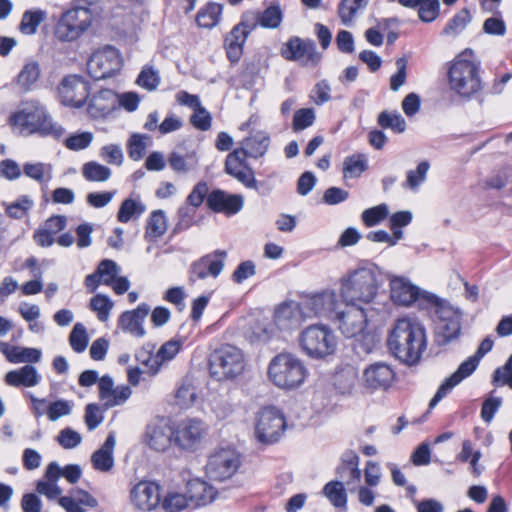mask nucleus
I'll use <instances>...</instances> for the list:
<instances>
[{
    "mask_svg": "<svg viewBox=\"0 0 512 512\" xmlns=\"http://www.w3.org/2000/svg\"><path fill=\"white\" fill-rule=\"evenodd\" d=\"M426 333L423 325L412 317L398 318L388 335L390 352L400 361L416 364L426 349Z\"/></svg>",
    "mask_w": 512,
    "mask_h": 512,
    "instance_id": "obj_1",
    "label": "nucleus"
},
{
    "mask_svg": "<svg viewBox=\"0 0 512 512\" xmlns=\"http://www.w3.org/2000/svg\"><path fill=\"white\" fill-rule=\"evenodd\" d=\"M12 132L20 136L40 134L60 138L65 130L54 122L45 107L37 101L22 102L8 117Z\"/></svg>",
    "mask_w": 512,
    "mask_h": 512,
    "instance_id": "obj_2",
    "label": "nucleus"
},
{
    "mask_svg": "<svg viewBox=\"0 0 512 512\" xmlns=\"http://www.w3.org/2000/svg\"><path fill=\"white\" fill-rule=\"evenodd\" d=\"M380 282L374 267H359L339 279V296L346 306L364 307L378 296Z\"/></svg>",
    "mask_w": 512,
    "mask_h": 512,
    "instance_id": "obj_3",
    "label": "nucleus"
},
{
    "mask_svg": "<svg viewBox=\"0 0 512 512\" xmlns=\"http://www.w3.org/2000/svg\"><path fill=\"white\" fill-rule=\"evenodd\" d=\"M268 378L278 388L292 390L301 386L307 370L303 362L291 353H279L268 365Z\"/></svg>",
    "mask_w": 512,
    "mask_h": 512,
    "instance_id": "obj_4",
    "label": "nucleus"
},
{
    "mask_svg": "<svg viewBox=\"0 0 512 512\" xmlns=\"http://www.w3.org/2000/svg\"><path fill=\"white\" fill-rule=\"evenodd\" d=\"M472 51L461 53L451 64L448 71L450 88L461 96L469 97L481 89V80L478 74V65L467 59Z\"/></svg>",
    "mask_w": 512,
    "mask_h": 512,
    "instance_id": "obj_5",
    "label": "nucleus"
},
{
    "mask_svg": "<svg viewBox=\"0 0 512 512\" xmlns=\"http://www.w3.org/2000/svg\"><path fill=\"white\" fill-rule=\"evenodd\" d=\"M246 367L243 352L232 345H223L216 349L209 358V371L213 378L233 380L240 376Z\"/></svg>",
    "mask_w": 512,
    "mask_h": 512,
    "instance_id": "obj_6",
    "label": "nucleus"
},
{
    "mask_svg": "<svg viewBox=\"0 0 512 512\" xmlns=\"http://www.w3.org/2000/svg\"><path fill=\"white\" fill-rule=\"evenodd\" d=\"M300 347L313 359H323L332 355L337 347V338L325 324H312L306 327L299 337Z\"/></svg>",
    "mask_w": 512,
    "mask_h": 512,
    "instance_id": "obj_7",
    "label": "nucleus"
},
{
    "mask_svg": "<svg viewBox=\"0 0 512 512\" xmlns=\"http://www.w3.org/2000/svg\"><path fill=\"white\" fill-rule=\"evenodd\" d=\"M92 21L90 9L85 7L68 9L59 17L54 35L60 42H74L88 31Z\"/></svg>",
    "mask_w": 512,
    "mask_h": 512,
    "instance_id": "obj_8",
    "label": "nucleus"
},
{
    "mask_svg": "<svg viewBox=\"0 0 512 512\" xmlns=\"http://www.w3.org/2000/svg\"><path fill=\"white\" fill-rule=\"evenodd\" d=\"M388 279L390 298L397 305L409 307L417 303L420 308H430L437 301L435 294L421 290L406 277L392 275Z\"/></svg>",
    "mask_w": 512,
    "mask_h": 512,
    "instance_id": "obj_9",
    "label": "nucleus"
},
{
    "mask_svg": "<svg viewBox=\"0 0 512 512\" xmlns=\"http://www.w3.org/2000/svg\"><path fill=\"white\" fill-rule=\"evenodd\" d=\"M493 344L494 342L490 337H486L480 343L475 355L462 362L458 369L440 385L429 403L430 409L434 408L456 385L475 371L481 358L492 350Z\"/></svg>",
    "mask_w": 512,
    "mask_h": 512,
    "instance_id": "obj_10",
    "label": "nucleus"
},
{
    "mask_svg": "<svg viewBox=\"0 0 512 512\" xmlns=\"http://www.w3.org/2000/svg\"><path fill=\"white\" fill-rule=\"evenodd\" d=\"M240 465V456L234 449L221 448L208 456L204 472L208 479L223 482L232 478Z\"/></svg>",
    "mask_w": 512,
    "mask_h": 512,
    "instance_id": "obj_11",
    "label": "nucleus"
},
{
    "mask_svg": "<svg viewBox=\"0 0 512 512\" xmlns=\"http://www.w3.org/2000/svg\"><path fill=\"white\" fill-rule=\"evenodd\" d=\"M304 315L308 318L325 317L333 319L341 307V300L332 288L306 294L301 297Z\"/></svg>",
    "mask_w": 512,
    "mask_h": 512,
    "instance_id": "obj_12",
    "label": "nucleus"
},
{
    "mask_svg": "<svg viewBox=\"0 0 512 512\" xmlns=\"http://www.w3.org/2000/svg\"><path fill=\"white\" fill-rule=\"evenodd\" d=\"M430 308L435 310L438 318L436 329L439 344H446L456 339L461 331V312L437 297L436 303H431Z\"/></svg>",
    "mask_w": 512,
    "mask_h": 512,
    "instance_id": "obj_13",
    "label": "nucleus"
},
{
    "mask_svg": "<svg viewBox=\"0 0 512 512\" xmlns=\"http://www.w3.org/2000/svg\"><path fill=\"white\" fill-rule=\"evenodd\" d=\"M286 428V422L282 412L276 407L261 409L255 421V436L264 444H272L278 441Z\"/></svg>",
    "mask_w": 512,
    "mask_h": 512,
    "instance_id": "obj_14",
    "label": "nucleus"
},
{
    "mask_svg": "<svg viewBox=\"0 0 512 512\" xmlns=\"http://www.w3.org/2000/svg\"><path fill=\"white\" fill-rule=\"evenodd\" d=\"M122 58L119 51L111 46L94 52L88 62L87 71L94 80H102L113 76L120 70Z\"/></svg>",
    "mask_w": 512,
    "mask_h": 512,
    "instance_id": "obj_15",
    "label": "nucleus"
},
{
    "mask_svg": "<svg viewBox=\"0 0 512 512\" xmlns=\"http://www.w3.org/2000/svg\"><path fill=\"white\" fill-rule=\"evenodd\" d=\"M160 485L151 480H140L129 491L131 506L140 512L155 511L160 505Z\"/></svg>",
    "mask_w": 512,
    "mask_h": 512,
    "instance_id": "obj_16",
    "label": "nucleus"
},
{
    "mask_svg": "<svg viewBox=\"0 0 512 512\" xmlns=\"http://www.w3.org/2000/svg\"><path fill=\"white\" fill-rule=\"evenodd\" d=\"M181 345L182 343L179 340L172 339L165 342L155 354L140 350L136 354V359L145 367L144 372L156 375L165 363L174 359L179 353Z\"/></svg>",
    "mask_w": 512,
    "mask_h": 512,
    "instance_id": "obj_17",
    "label": "nucleus"
},
{
    "mask_svg": "<svg viewBox=\"0 0 512 512\" xmlns=\"http://www.w3.org/2000/svg\"><path fill=\"white\" fill-rule=\"evenodd\" d=\"M227 253L224 250H215L206 254L197 261H194L189 270V279L195 282L199 279H205L208 276L218 277L223 271Z\"/></svg>",
    "mask_w": 512,
    "mask_h": 512,
    "instance_id": "obj_18",
    "label": "nucleus"
},
{
    "mask_svg": "<svg viewBox=\"0 0 512 512\" xmlns=\"http://www.w3.org/2000/svg\"><path fill=\"white\" fill-rule=\"evenodd\" d=\"M116 100L125 110L133 112L139 105L140 97L135 92H125L116 95L111 90H102L93 97L91 107L96 108L102 114H105L114 107Z\"/></svg>",
    "mask_w": 512,
    "mask_h": 512,
    "instance_id": "obj_19",
    "label": "nucleus"
},
{
    "mask_svg": "<svg viewBox=\"0 0 512 512\" xmlns=\"http://www.w3.org/2000/svg\"><path fill=\"white\" fill-rule=\"evenodd\" d=\"M338 321L339 330L348 338L361 335L367 323L364 307L346 306V310H338L334 316Z\"/></svg>",
    "mask_w": 512,
    "mask_h": 512,
    "instance_id": "obj_20",
    "label": "nucleus"
},
{
    "mask_svg": "<svg viewBox=\"0 0 512 512\" xmlns=\"http://www.w3.org/2000/svg\"><path fill=\"white\" fill-rule=\"evenodd\" d=\"M58 90L61 102L72 107L83 106L89 95L88 84L77 75L65 77Z\"/></svg>",
    "mask_w": 512,
    "mask_h": 512,
    "instance_id": "obj_21",
    "label": "nucleus"
},
{
    "mask_svg": "<svg viewBox=\"0 0 512 512\" xmlns=\"http://www.w3.org/2000/svg\"><path fill=\"white\" fill-rule=\"evenodd\" d=\"M150 313V306L141 303L133 310L124 311L118 318L117 327L123 333L135 338H143L146 335L145 320Z\"/></svg>",
    "mask_w": 512,
    "mask_h": 512,
    "instance_id": "obj_22",
    "label": "nucleus"
},
{
    "mask_svg": "<svg viewBox=\"0 0 512 512\" xmlns=\"http://www.w3.org/2000/svg\"><path fill=\"white\" fill-rule=\"evenodd\" d=\"M175 431L166 418H159L152 421L146 429V441L150 448L156 451H165L171 445Z\"/></svg>",
    "mask_w": 512,
    "mask_h": 512,
    "instance_id": "obj_23",
    "label": "nucleus"
},
{
    "mask_svg": "<svg viewBox=\"0 0 512 512\" xmlns=\"http://www.w3.org/2000/svg\"><path fill=\"white\" fill-rule=\"evenodd\" d=\"M283 56L288 60L301 61L304 64H317L321 58L312 40L291 38L283 50Z\"/></svg>",
    "mask_w": 512,
    "mask_h": 512,
    "instance_id": "obj_24",
    "label": "nucleus"
},
{
    "mask_svg": "<svg viewBox=\"0 0 512 512\" xmlns=\"http://www.w3.org/2000/svg\"><path fill=\"white\" fill-rule=\"evenodd\" d=\"M300 302H284L279 305L274 313V323L279 330L289 331L300 326L301 322L307 319Z\"/></svg>",
    "mask_w": 512,
    "mask_h": 512,
    "instance_id": "obj_25",
    "label": "nucleus"
},
{
    "mask_svg": "<svg viewBox=\"0 0 512 512\" xmlns=\"http://www.w3.org/2000/svg\"><path fill=\"white\" fill-rule=\"evenodd\" d=\"M207 206L214 212L234 215L244 205V198L238 194H229L226 191L216 189L207 195Z\"/></svg>",
    "mask_w": 512,
    "mask_h": 512,
    "instance_id": "obj_26",
    "label": "nucleus"
},
{
    "mask_svg": "<svg viewBox=\"0 0 512 512\" xmlns=\"http://www.w3.org/2000/svg\"><path fill=\"white\" fill-rule=\"evenodd\" d=\"M205 433L203 422L187 419L179 423L175 431V442L184 449H192L201 442Z\"/></svg>",
    "mask_w": 512,
    "mask_h": 512,
    "instance_id": "obj_27",
    "label": "nucleus"
},
{
    "mask_svg": "<svg viewBox=\"0 0 512 512\" xmlns=\"http://www.w3.org/2000/svg\"><path fill=\"white\" fill-rule=\"evenodd\" d=\"M393 369L384 362H376L363 371V384L371 390L387 389L394 379Z\"/></svg>",
    "mask_w": 512,
    "mask_h": 512,
    "instance_id": "obj_28",
    "label": "nucleus"
},
{
    "mask_svg": "<svg viewBox=\"0 0 512 512\" xmlns=\"http://www.w3.org/2000/svg\"><path fill=\"white\" fill-rule=\"evenodd\" d=\"M99 397L106 408L121 405L131 396V389L126 385L114 386L112 378L108 375L98 380Z\"/></svg>",
    "mask_w": 512,
    "mask_h": 512,
    "instance_id": "obj_29",
    "label": "nucleus"
},
{
    "mask_svg": "<svg viewBox=\"0 0 512 512\" xmlns=\"http://www.w3.org/2000/svg\"><path fill=\"white\" fill-rule=\"evenodd\" d=\"M185 493L191 507L208 505L216 499L218 494L213 485L199 477L192 478L187 482Z\"/></svg>",
    "mask_w": 512,
    "mask_h": 512,
    "instance_id": "obj_30",
    "label": "nucleus"
},
{
    "mask_svg": "<svg viewBox=\"0 0 512 512\" xmlns=\"http://www.w3.org/2000/svg\"><path fill=\"white\" fill-rule=\"evenodd\" d=\"M116 446V437L110 433L103 445L91 455V463L95 470L99 472H110L115 464L114 449Z\"/></svg>",
    "mask_w": 512,
    "mask_h": 512,
    "instance_id": "obj_31",
    "label": "nucleus"
},
{
    "mask_svg": "<svg viewBox=\"0 0 512 512\" xmlns=\"http://www.w3.org/2000/svg\"><path fill=\"white\" fill-rule=\"evenodd\" d=\"M0 351L11 363H38L42 352L37 348L19 347L0 341Z\"/></svg>",
    "mask_w": 512,
    "mask_h": 512,
    "instance_id": "obj_32",
    "label": "nucleus"
},
{
    "mask_svg": "<svg viewBox=\"0 0 512 512\" xmlns=\"http://www.w3.org/2000/svg\"><path fill=\"white\" fill-rule=\"evenodd\" d=\"M41 381V375L38 373L36 367L32 365H25L19 369L9 371L5 375V382L12 387H34Z\"/></svg>",
    "mask_w": 512,
    "mask_h": 512,
    "instance_id": "obj_33",
    "label": "nucleus"
},
{
    "mask_svg": "<svg viewBox=\"0 0 512 512\" xmlns=\"http://www.w3.org/2000/svg\"><path fill=\"white\" fill-rule=\"evenodd\" d=\"M56 473V462L49 463L46 467L44 478L39 480L36 484L37 492L49 500H58L62 494V489L58 485Z\"/></svg>",
    "mask_w": 512,
    "mask_h": 512,
    "instance_id": "obj_34",
    "label": "nucleus"
},
{
    "mask_svg": "<svg viewBox=\"0 0 512 512\" xmlns=\"http://www.w3.org/2000/svg\"><path fill=\"white\" fill-rule=\"evenodd\" d=\"M359 460V456L353 451L344 453L342 457V465L339 466L338 473L342 478H347V485H357L361 480Z\"/></svg>",
    "mask_w": 512,
    "mask_h": 512,
    "instance_id": "obj_35",
    "label": "nucleus"
},
{
    "mask_svg": "<svg viewBox=\"0 0 512 512\" xmlns=\"http://www.w3.org/2000/svg\"><path fill=\"white\" fill-rule=\"evenodd\" d=\"M270 145V136L264 131H257L250 137L243 141V150L247 153L248 157L261 158L263 157Z\"/></svg>",
    "mask_w": 512,
    "mask_h": 512,
    "instance_id": "obj_36",
    "label": "nucleus"
},
{
    "mask_svg": "<svg viewBox=\"0 0 512 512\" xmlns=\"http://www.w3.org/2000/svg\"><path fill=\"white\" fill-rule=\"evenodd\" d=\"M368 4L369 0H340L337 13L341 23L352 26L357 15L364 11Z\"/></svg>",
    "mask_w": 512,
    "mask_h": 512,
    "instance_id": "obj_37",
    "label": "nucleus"
},
{
    "mask_svg": "<svg viewBox=\"0 0 512 512\" xmlns=\"http://www.w3.org/2000/svg\"><path fill=\"white\" fill-rule=\"evenodd\" d=\"M159 507L164 512H182L191 506L185 492L169 489L161 495Z\"/></svg>",
    "mask_w": 512,
    "mask_h": 512,
    "instance_id": "obj_38",
    "label": "nucleus"
},
{
    "mask_svg": "<svg viewBox=\"0 0 512 512\" xmlns=\"http://www.w3.org/2000/svg\"><path fill=\"white\" fill-rule=\"evenodd\" d=\"M247 37L248 36L240 31V28L235 27L226 35L224 47L227 57L232 63H236L240 60Z\"/></svg>",
    "mask_w": 512,
    "mask_h": 512,
    "instance_id": "obj_39",
    "label": "nucleus"
},
{
    "mask_svg": "<svg viewBox=\"0 0 512 512\" xmlns=\"http://www.w3.org/2000/svg\"><path fill=\"white\" fill-rule=\"evenodd\" d=\"M198 156L195 151L186 152H173L168 158V163L171 169L177 173H188L193 171L198 166Z\"/></svg>",
    "mask_w": 512,
    "mask_h": 512,
    "instance_id": "obj_40",
    "label": "nucleus"
},
{
    "mask_svg": "<svg viewBox=\"0 0 512 512\" xmlns=\"http://www.w3.org/2000/svg\"><path fill=\"white\" fill-rule=\"evenodd\" d=\"M167 218L163 210L153 211L147 219L145 237L154 240L165 234L167 231Z\"/></svg>",
    "mask_w": 512,
    "mask_h": 512,
    "instance_id": "obj_41",
    "label": "nucleus"
},
{
    "mask_svg": "<svg viewBox=\"0 0 512 512\" xmlns=\"http://www.w3.org/2000/svg\"><path fill=\"white\" fill-rule=\"evenodd\" d=\"M357 379V369L351 365H347L335 373L334 385L340 393H349L355 386Z\"/></svg>",
    "mask_w": 512,
    "mask_h": 512,
    "instance_id": "obj_42",
    "label": "nucleus"
},
{
    "mask_svg": "<svg viewBox=\"0 0 512 512\" xmlns=\"http://www.w3.org/2000/svg\"><path fill=\"white\" fill-rule=\"evenodd\" d=\"M40 77V67L37 62L26 63L16 78L17 85L24 92L30 91Z\"/></svg>",
    "mask_w": 512,
    "mask_h": 512,
    "instance_id": "obj_43",
    "label": "nucleus"
},
{
    "mask_svg": "<svg viewBox=\"0 0 512 512\" xmlns=\"http://www.w3.org/2000/svg\"><path fill=\"white\" fill-rule=\"evenodd\" d=\"M46 17L47 13L42 9L27 10L22 15L19 29L25 35H33Z\"/></svg>",
    "mask_w": 512,
    "mask_h": 512,
    "instance_id": "obj_44",
    "label": "nucleus"
},
{
    "mask_svg": "<svg viewBox=\"0 0 512 512\" xmlns=\"http://www.w3.org/2000/svg\"><path fill=\"white\" fill-rule=\"evenodd\" d=\"M367 169V158L363 154H354L348 156L343 161V177L345 179H354L361 176Z\"/></svg>",
    "mask_w": 512,
    "mask_h": 512,
    "instance_id": "obj_45",
    "label": "nucleus"
},
{
    "mask_svg": "<svg viewBox=\"0 0 512 512\" xmlns=\"http://www.w3.org/2000/svg\"><path fill=\"white\" fill-rule=\"evenodd\" d=\"M83 177L90 182H105L110 179L112 171L109 167L96 161L83 164L81 169Z\"/></svg>",
    "mask_w": 512,
    "mask_h": 512,
    "instance_id": "obj_46",
    "label": "nucleus"
},
{
    "mask_svg": "<svg viewBox=\"0 0 512 512\" xmlns=\"http://www.w3.org/2000/svg\"><path fill=\"white\" fill-rule=\"evenodd\" d=\"M323 494L328 498L333 506L337 508H346L347 493L342 482H328L323 488Z\"/></svg>",
    "mask_w": 512,
    "mask_h": 512,
    "instance_id": "obj_47",
    "label": "nucleus"
},
{
    "mask_svg": "<svg viewBox=\"0 0 512 512\" xmlns=\"http://www.w3.org/2000/svg\"><path fill=\"white\" fill-rule=\"evenodd\" d=\"M221 13V5L216 3H209L200 9L197 14L196 21L200 27L210 29L218 24Z\"/></svg>",
    "mask_w": 512,
    "mask_h": 512,
    "instance_id": "obj_48",
    "label": "nucleus"
},
{
    "mask_svg": "<svg viewBox=\"0 0 512 512\" xmlns=\"http://www.w3.org/2000/svg\"><path fill=\"white\" fill-rule=\"evenodd\" d=\"M146 211V206L140 201L132 198L125 199L117 213V220L121 223L129 222L133 217H139Z\"/></svg>",
    "mask_w": 512,
    "mask_h": 512,
    "instance_id": "obj_49",
    "label": "nucleus"
},
{
    "mask_svg": "<svg viewBox=\"0 0 512 512\" xmlns=\"http://www.w3.org/2000/svg\"><path fill=\"white\" fill-rule=\"evenodd\" d=\"M89 307L97 314V318L101 322H106L110 317L114 303L109 296L98 293L91 298Z\"/></svg>",
    "mask_w": 512,
    "mask_h": 512,
    "instance_id": "obj_50",
    "label": "nucleus"
},
{
    "mask_svg": "<svg viewBox=\"0 0 512 512\" xmlns=\"http://www.w3.org/2000/svg\"><path fill=\"white\" fill-rule=\"evenodd\" d=\"M24 175L39 182L49 181L52 178V166L47 163H26L23 166Z\"/></svg>",
    "mask_w": 512,
    "mask_h": 512,
    "instance_id": "obj_51",
    "label": "nucleus"
},
{
    "mask_svg": "<svg viewBox=\"0 0 512 512\" xmlns=\"http://www.w3.org/2000/svg\"><path fill=\"white\" fill-rule=\"evenodd\" d=\"M378 124L384 129H391L395 133H403L406 130V121L398 112L384 111L378 116Z\"/></svg>",
    "mask_w": 512,
    "mask_h": 512,
    "instance_id": "obj_52",
    "label": "nucleus"
},
{
    "mask_svg": "<svg viewBox=\"0 0 512 512\" xmlns=\"http://www.w3.org/2000/svg\"><path fill=\"white\" fill-rule=\"evenodd\" d=\"M89 342V336L86 328L82 323H76L69 335V344L71 348L81 353L86 350Z\"/></svg>",
    "mask_w": 512,
    "mask_h": 512,
    "instance_id": "obj_53",
    "label": "nucleus"
},
{
    "mask_svg": "<svg viewBox=\"0 0 512 512\" xmlns=\"http://www.w3.org/2000/svg\"><path fill=\"white\" fill-rule=\"evenodd\" d=\"M429 168L430 165L427 161L419 163L415 170L408 171L407 179L402 186L411 190H417L418 187L426 180Z\"/></svg>",
    "mask_w": 512,
    "mask_h": 512,
    "instance_id": "obj_54",
    "label": "nucleus"
},
{
    "mask_svg": "<svg viewBox=\"0 0 512 512\" xmlns=\"http://www.w3.org/2000/svg\"><path fill=\"white\" fill-rule=\"evenodd\" d=\"M283 19V12L279 5H271L260 12V26L269 29L278 28Z\"/></svg>",
    "mask_w": 512,
    "mask_h": 512,
    "instance_id": "obj_55",
    "label": "nucleus"
},
{
    "mask_svg": "<svg viewBox=\"0 0 512 512\" xmlns=\"http://www.w3.org/2000/svg\"><path fill=\"white\" fill-rule=\"evenodd\" d=\"M471 21L470 13L467 9L458 12L443 29V35H457L463 31Z\"/></svg>",
    "mask_w": 512,
    "mask_h": 512,
    "instance_id": "obj_56",
    "label": "nucleus"
},
{
    "mask_svg": "<svg viewBox=\"0 0 512 512\" xmlns=\"http://www.w3.org/2000/svg\"><path fill=\"white\" fill-rule=\"evenodd\" d=\"M388 214V206L386 204H380L364 210L361 218L367 227H373L386 219Z\"/></svg>",
    "mask_w": 512,
    "mask_h": 512,
    "instance_id": "obj_57",
    "label": "nucleus"
},
{
    "mask_svg": "<svg viewBox=\"0 0 512 512\" xmlns=\"http://www.w3.org/2000/svg\"><path fill=\"white\" fill-rule=\"evenodd\" d=\"M247 153L243 149H235L229 153L225 161V171L227 174L234 176L237 172L242 171L246 168L245 161Z\"/></svg>",
    "mask_w": 512,
    "mask_h": 512,
    "instance_id": "obj_58",
    "label": "nucleus"
},
{
    "mask_svg": "<svg viewBox=\"0 0 512 512\" xmlns=\"http://www.w3.org/2000/svg\"><path fill=\"white\" fill-rule=\"evenodd\" d=\"M148 136L141 134H133L128 141V155L134 160L138 161L143 158L146 149Z\"/></svg>",
    "mask_w": 512,
    "mask_h": 512,
    "instance_id": "obj_59",
    "label": "nucleus"
},
{
    "mask_svg": "<svg viewBox=\"0 0 512 512\" xmlns=\"http://www.w3.org/2000/svg\"><path fill=\"white\" fill-rule=\"evenodd\" d=\"M137 84L148 91L155 90L160 84L158 71L151 66L144 67L137 78Z\"/></svg>",
    "mask_w": 512,
    "mask_h": 512,
    "instance_id": "obj_60",
    "label": "nucleus"
},
{
    "mask_svg": "<svg viewBox=\"0 0 512 512\" xmlns=\"http://www.w3.org/2000/svg\"><path fill=\"white\" fill-rule=\"evenodd\" d=\"M96 270L102 279V284L109 286L118 276L120 268L113 260L104 259L98 264Z\"/></svg>",
    "mask_w": 512,
    "mask_h": 512,
    "instance_id": "obj_61",
    "label": "nucleus"
},
{
    "mask_svg": "<svg viewBox=\"0 0 512 512\" xmlns=\"http://www.w3.org/2000/svg\"><path fill=\"white\" fill-rule=\"evenodd\" d=\"M32 206L33 201L29 197L23 196L8 204L6 206V213L12 218L21 219L27 215Z\"/></svg>",
    "mask_w": 512,
    "mask_h": 512,
    "instance_id": "obj_62",
    "label": "nucleus"
},
{
    "mask_svg": "<svg viewBox=\"0 0 512 512\" xmlns=\"http://www.w3.org/2000/svg\"><path fill=\"white\" fill-rule=\"evenodd\" d=\"M72 402L67 400H57L47 406V416L52 422L57 421L61 417L68 416L72 412Z\"/></svg>",
    "mask_w": 512,
    "mask_h": 512,
    "instance_id": "obj_63",
    "label": "nucleus"
},
{
    "mask_svg": "<svg viewBox=\"0 0 512 512\" xmlns=\"http://www.w3.org/2000/svg\"><path fill=\"white\" fill-rule=\"evenodd\" d=\"M196 399L195 388L188 383L179 386L175 393V403L180 408H188L193 405Z\"/></svg>",
    "mask_w": 512,
    "mask_h": 512,
    "instance_id": "obj_64",
    "label": "nucleus"
}]
</instances>
